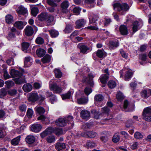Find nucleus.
Wrapping results in <instances>:
<instances>
[{
    "label": "nucleus",
    "mask_w": 151,
    "mask_h": 151,
    "mask_svg": "<svg viewBox=\"0 0 151 151\" xmlns=\"http://www.w3.org/2000/svg\"><path fill=\"white\" fill-rule=\"evenodd\" d=\"M10 74L13 78H15V82L19 84L25 82L24 80H22L20 78L22 74L19 71L13 69L11 70Z\"/></svg>",
    "instance_id": "f257e3e1"
},
{
    "label": "nucleus",
    "mask_w": 151,
    "mask_h": 151,
    "mask_svg": "<svg viewBox=\"0 0 151 151\" xmlns=\"http://www.w3.org/2000/svg\"><path fill=\"white\" fill-rule=\"evenodd\" d=\"M113 6L114 10L119 11L123 10L126 12L129 9L128 5L126 3H123L121 4L119 3H116L113 4Z\"/></svg>",
    "instance_id": "f03ea898"
},
{
    "label": "nucleus",
    "mask_w": 151,
    "mask_h": 151,
    "mask_svg": "<svg viewBox=\"0 0 151 151\" xmlns=\"http://www.w3.org/2000/svg\"><path fill=\"white\" fill-rule=\"evenodd\" d=\"M142 115L143 118L146 121H151V108L147 107L144 109Z\"/></svg>",
    "instance_id": "7ed1b4c3"
},
{
    "label": "nucleus",
    "mask_w": 151,
    "mask_h": 151,
    "mask_svg": "<svg viewBox=\"0 0 151 151\" xmlns=\"http://www.w3.org/2000/svg\"><path fill=\"white\" fill-rule=\"evenodd\" d=\"M50 90L53 91L55 93H59L62 91L61 88L56 83L51 84L50 86Z\"/></svg>",
    "instance_id": "20e7f679"
},
{
    "label": "nucleus",
    "mask_w": 151,
    "mask_h": 151,
    "mask_svg": "<svg viewBox=\"0 0 151 151\" xmlns=\"http://www.w3.org/2000/svg\"><path fill=\"white\" fill-rule=\"evenodd\" d=\"M39 98V97L36 92H32L29 94L28 100L29 101L35 102L37 101Z\"/></svg>",
    "instance_id": "39448f33"
},
{
    "label": "nucleus",
    "mask_w": 151,
    "mask_h": 151,
    "mask_svg": "<svg viewBox=\"0 0 151 151\" xmlns=\"http://www.w3.org/2000/svg\"><path fill=\"white\" fill-rule=\"evenodd\" d=\"M42 128V126L40 124L35 123L32 125L30 127L31 131L37 133L40 132Z\"/></svg>",
    "instance_id": "423d86ee"
},
{
    "label": "nucleus",
    "mask_w": 151,
    "mask_h": 151,
    "mask_svg": "<svg viewBox=\"0 0 151 151\" xmlns=\"http://www.w3.org/2000/svg\"><path fill=\"white\" fill-rule=\"evenodd\" d=\"M56 124L60 127H64L65 126L67 123V121L65 118H60L56 120L55 122Z\"/></svg>",
    "instance_id": "0eeeda50"
},
{
    "label": "nucleus",
    "mask_w": 151,
    "mask_h": 151,
    "mask_svg": "<svg viewBox=\"0 0 151 151\" xmlns=\"http://www.w3.org/2000/svg\"><path fill=\"white\" fill-rule=\"evenodd\" d=\"M81 117L86 120L89 119L90 117V112L86 110H83L81 112Z\"/></svg>",
    "instance_id": "6e6552de"
},
{
    "label": "nucleus",
    "mask_w": 151,
    "mask_h": 151,
    "mask_svg": "<svg viewBox=\"0 0 151 151\" xmlns=\"http://www.w3.org/2000/svg\"><path fill=\"white\" fill-rule=\"evenodd\" d=\"M141 95L143 98H147L151 95V90L148 89L143 90L141 91Z\"/></svg>",
    "instance_id": "1a4fd4ad"
},
{
    "label": "nucleus",
    "mask_w": 151,
    "mask_h": 151,
    "mask_svg": "<svg viewBox=\"0 0 151 151\" xmlns=\"http://www.w3.org/2000/svg\"><path fill=\"white\" fill-rule=\"evenodd\" d=\"M82 136L88 138H93L97 136V134L93 131H88L86 133L82 134Z\"/></svg>",
    "instance_id": "9d476101"
},
{
    "label": "nucleus",
    "mask_w": 151,
    "mask_h": 151,
    "mask_svg": "<svg viewBox=\"0 0 151 151\" xmlns=\"http://www.w3.org/2000/svg\"><path fill=\"white\" fill-rule=\"evenodd\" d=\"M77 47L80 50L81 52L84 54H86L87 51L89 49V48L88 47L83 45L81 43L78 44Z\"/></svg>",
    "instance_id": "9b49d317"
},
{
    "label": "nucleus",
    "mask_w": 151,
    "mask_h": 151,
    "mask_svg": "<svg viewBox=\"0 0 151 151\" xmlns=\"http://www.w3.org/2000/svg\"><path fill=\"white\" fill-rule=\"evenodd\" d=\"M88 77L84 78V81L89 84L91 86H93L94 84L93 81L94 76L92 74H88Z\"/></svg>",
    "instance_id": "f8f14e48"
},
{
    "label": "nucleus",
    "mask_w": 151,
    "mask_h": 151,
    "mask_svg": "<svg viewBox=\"0 0 151 151\" xmlns=\"http://www.w3.org/2000/svg\"><path fill=\"white\" fill-rule=\"evenodd\" d=\"M25 33L28 36H31L33 34V28L31 26H27L24 29Z\"/></svg>",
    "instance_id": "ddd939ff"
},
{
    "label": "nucleus",
    "mask_w": 151,
    "mask_h": 151,
    "mask_svg": "<svg viewBox=\"0 0 151 151\" xmlns=\"http://www.w3.org/2000/svg\"><path fill=\"white\" fill-rule=\"evenodd\" d=\"M17 12L19 14L24 15L28 13L27 9L23 6H19L17 10Z\"/></svg>",
    "instance_id": "4468645a"
},
{
    "label": "nucleus",
    "mask_w": 151,
    "mask_h": 151,
    "mask_svg": "<svg viewBox=\"0 0 151 151\" xmlns=\"http://www.w3.org/2000/svg\"><path fill=\"white\" fill-rule=\"evenodd\" d=\"M22 88L25 92H29L32 90V86L31 84L27 83L24 84Z\"/></svg>",
    "instance_id": "2eb2a0df"
},
{
    "label": "nucleus",
    "mask_w": 151,
    "mask_h": 151,
    "mask_svg": "<svg viewBox=\"0 0 151 151\" xmlns=\"http://www.w3.org/2000/svg\"><path fill=\"white\" fill-rule=\"evenodd\" d=\"M48 17V14L46 12L42 13L38 15V19L40 21H43L46 20Z\"/></svg>",
    "instance_id": "dca6fc26"
},
{
    "label": "nucleus",
    "mask_w": 151,
    "mask_h": 151,
    "mask_svg": "<svg viewBox=\"0 0 151 151\" xmlns=\"http://www.w3.org/2000/svg\"><path fill=\"white\" fill-rule=\"evenodd\" d=\"M55 147L57 150H60L65 148V144L64 143L58 142L55 144Z\"/></svg>",
    "instance_id": "f3484780"
},
{
    "label": "nucleus",
    "mask_w": 151,
    "mask_h": 151,
    "mask_svg": "<svg viewBox=\"0 0 151 151\" xmlns=\"http://www.w3.org/2000/svg\"><path fill=\"white\" fill-rule=\"evenodd\" d=\"M96 0H85V2L87 6L89 8H92L94 6Z\"/></svg>",
    "instance_id": "a211bd4d"
},
{
    "label": "nucleus",
    "mask_w": 151,
    "mask_h": 151,
    "mask_svg": "<svg viewBox=\"0 0 151 151\" xmlns=\"http://www.w3.org/2000/svg\"><path fill=\"white\" fill-rule=\"evenodd\" d=\"M119 30L122 35H126L128 34L127 27L124 25H122L120 26Z\"/></svg>",
    "instance_id": "6ab92c4d"
},
{
    "label": "nucleus",
    "mask_w": 151,
    "mask_h": 151,
    "mask_svg": "<svg viewBox=\"0 0 151 151\" xmlns=\"http://www.w3.org/2000/svg\"><path fill=\"white\" fill-rule=\"evenodd\" d=\"M85 24L83 19H81L78 20L76 22V28L80 29L81 28L84 26Z\"/></svg>",
    "instance_id": "aec40b11"
},
{
    "label": "nucleus",
    "mask_w": 151,
    "mask_h": 151,
    "mask_svg": "<svg viewBox=\"0 0 151 151\" xmlns=\"http://www.w3.org/2000/svg\"><path fill=\"white\" fill-rule=\"evenodd\" d=\"M14 26L18 29H22L24 28V23L22 21H18L15 22Z\"/></svg>",
    "instance_id": "412c9836"
},
{
    "label": "nucleus",
    "mask_w": 151,
    "mask_h": 151,
    "mask_svg": "<svg viewBox=\"0 0 151 151\" xmlns=\"http://www.w3.org/2000/svg\"><path fill=\"white\" fill-rule=\"evenodd\" d=\"M119 45V43L117 41H111L109 42V48L111 50H113L117 47Z\"/></svg>",
    "instance_id": "4be33fe9"
},
{
    "label": "nucleus",
    "mask_w": 151,
    "mask_h": 151,
    "mask_svg": "<svg viewBox=\"0 0 151 151\" xmlns=\"http://www.w3.org/2000/svg\"><path fill=\"white\" fill-rule=\"evenodd\" d=\"M51 59V56L49 54H46L41 59V60L43 63H45L50 62Z\"/></svg>",
    "instance_id": "5701e85b"
},
{
    "label": "nucleus",
    "mask_w": 151,
    "mask_h": 151,
    "mask_svg": "<svg viewBox=\"0 0 151 151\" xmlns=\"http://www.w3.org/2000/svg\"><path fill=\"white\" fill-rule=\"evenodd\" d=\"M35 111L40 114H43L45 112V109L42 107L37 106L35 108Z\"/></svg>",
    "instance_id": "b1692460"
},
{
    "label": "nucleus",
    "mask_w": 151,
    "mask_h": 151,
    "mask_svg": "<svg viewBox=\"0 0 151 151\" xmlns=\"http://www.w3.org/2000/svg\"><path fill=\"white\" fill-rule=\"evenodd\" d=\"M88 101V97H82L77 99V103L80 104H84L87 103Z\"/></svg>",
    "instance_id": "393cba45"
},
{
    "label": "nucleus",
    "mask_w": 151,
    "mask_h": 151,
    "mask_svg": "<svg viewBox=\"0 0 151 151\" xmlns=\"http://www.w3.org/2000/svg\"><path fill=\"white\" fill-rule=\"evenodd\" d=\"M109 78V76L106 74H102L99 78L101 82L103 84H106Z\"/></svg>",
    "instance_id": "a878e982"
},
{
    "label": "nucleus",
    "mask_w": 151,
    "mask_h": 151,
    "mask_svg": "<svg viewBox=\"0 0 151 151\" xmlns=\"http://www.w3.org/2000/svg\"><path fill=\"white\" fill-rule=\"evenodd\" d=\"M35 138L33 136L29 135L26 138V142L29 144H32L35 141Z\"/></svg>",
    "instance_id": "bb28decb"
},
{
    "label": "nucleus",
    "mask_w": 151,
    "mask_h": 151,
    "mask_svg": "<svg viewBox=\"0 0 151 151\" xmlns=\"http://www.w3.org/2000/svg\"><path fill=\"white\" fill-rule=\"evenodd\" d=\"M61 0H47V2L51 6L56 7L58 5L56 3L60 2Z\"/></svg>",
    "instance_id": "cd10ccee"
},
{
    "label": "nucleus",
    "mask_w": 151,
    "mask_h": 151,
    "mask_svg": "<svg viewBox=\"0 0 151 151\" xmlns=\"http://www.w3.org/2000/svg\"><path fill=\"white\" fill-rule=\"evenodd\" d=\"M36 54L40 57H42L45 54V51L42 49H37L36 52Z\"/></svg>",
    "instance_id": "c85d7f7f"
},
{
    "label": "nucleus",
    "mask_w": 151,
    "mask_h": 151,
    "mask_svg": "<svg viewBox=\"0 0 151 151\" xmlns=\"http://www.w3.org/2000/svg\"><path fill=\"white\" fill-rule=\"evenodd\" d=\"M6 22L8 24L12 23L13 21V18L12 16L10 14H7L5 17Z\"/></svg>",
    "instance_id": "c756f323"
},
{
    "label": "nucleus",
    "mask_w": 151,
    "mask_h": 151,
    "mask_svg": "<svg viewBox=\"0 0 151 151\" xmlns=\"http://www.w3.org/2000/svg\"><path fill=\"white\" fill-rule=\"evenodd\" d=\"M2 67L3 68V72L4 73V76L5 79L10 78V76L6 70V68L4 65H3Z\"/></svg>",
    "instance_id": "7c9ffc66"
},
{
    "label": "nucleus",
    "mask_w": 151,
    "mask_h": 151,
    "mask_svg": "<svg viewBox=\"0 0 151 151\" xmlns=\"http://www.w3.org/2000/svg\"><path fill=\"white\" fill-rule=\"evenodd\" d=\"M49 33L52 37H55L59 35L58 32L54 29L48 30Z\"/></svg>",
    "instance_id": "2f4dec72"
},
{
    "label": "nucleus",
    "mask_w": 151,
    "mask_h": 151,
    "mask_svg": "<svg viewBox=\"0 0 151 151\" xmlns=\"http://www.w3.org/2000/svg\"><path fill=\"white\" fill-rule=\"evenodd\" d=\"M29 46V43L27 42H23L22 43V50L24 52H27V50Z\"/></svg>",
    "instance_id": "473e14b6"
},
{
    "label": "nucleus",
    "mask_w": 151,
    "mask_h": 151,
    "mask_svg": "<svg viewBox=\"0 0 151 151\" xmlns=\"http://www.w3.org/2000/svg\"><path fill=\"white\" fill-rule=\"evenodd\" d=\"M20 137L18 136L12 139L11 141V144L13 145H17L20 140Z\"/></svg>",
    "instance_id": "72a5a7b5"
},
{
    "label": "nucleus",
    "mask_w": 151,
    "mask_h": 151,
    "mask_svg": "<svg viewBox=\"0 0 151 151\" xmlns=\"http://www.w3.org/2000/svg\"><path fill=\"white\" fill-rule=\"evenodd\" d=\"M71 95V90H70L66 93L63 94L61 96L63 100L68 99L70 98Z\"/></svg>",
    "instance_id": "f704fd0d"
},
{
    "label": "nucleus",
    "mask_w": 151,
    "mask_h": 151,
    "mask_svg": "<svg viewBox=\"0 0 151 151\" xmlns=\"http://www.w3.org/2000/svg\"><path fill=\"white\" fill-rule=\"evenodd\" d=\"M31 59V58L29 56H28L25 58L24 60V66L25 67H28L30 66V65L28 64V63L30 62Z\"/></svg>",
    "instance_id": "c9c22d12"
},
{
    "label": "nucleus",
    "mask_w": 151,
    "mask_h": 151,
    "mask_svg": "<svg viewBox=\"0 0 151 151\" xmlns=\"http://www.w3.org/2000/svg\"><path fill=\"white\" fill-rule=\"evenodd\" d=\"M39 12L38 8L36 7H32L31 10V14L32 16L35 17L36 16Z\"/></svg>",
    "instance_id": "e433bc0d"
},
{
    "label": "nucleus",
    "mask_w": 151,
    "mask_h": 151,
    "mask_svg": "<svg viewBox=\"0 0 151 151\" xmlns=\"http://www.w3.org/2000/svg\"><path fill=\"white\" fill-rule=\"evenodd\" d=\"M95 146V143L93 141H88L85 146L88 148H92Z\"/></svg>",
    "instance_id": "4c0bfd02"
},
{
    "label": "nucleus",
    "mask_w": 151,
    "mask_h": 151,
    "mask_svg": "<svg viewBox=\"0 0 151 151\" xmlns=\"http://www.w3.org/2000/svg\"><path fill=\"white\" fill-rule=\"evenodd\" d=\"M99 17L97 15L93 14L92 16V18L89 21V24H91L92 23H95L97 21Z\"/></svg>",
    "instance_id": "58836bf2"
},
{
    "label": "nucleus",
    "mask_w": 151,
    "mask_h": 151,
    "mask_svg": "<svg viewBox=\"0 0 151 151\" xmlns=\"http://www.w3.org/2000/svg\"><path fill=\"white\" fill-rule=\"evenodd\" d=\"M69 3L67 1H65L61 4V7L63 9H67L69 6Z\"/></svg>",
    "instance_id": "ea45409f"
},
{
    "label": "nucleus",
    "mask_w": 151,
    "mask_h": 151,
    "mask_svg": "<svg viewBox=\"0 0 151 151\" xmlns=\"http://www.w3.org/2000/svg\"><path fill=\"white\" fill-rule=\"evenodd\" d=\"M93 126L92 123H87L83 125L82 128L85 130L91 128Z\"/></svg>",
    "instance_id": "a19ab883"
},
{
    "label": "nucleus",
    "mask_w": 151,
    "mask_h": 151,
    "mask_svg": "<svg viewBox=\"0 0 151 151\" xmlns=\"http://www.w3.org/2000/svg\"><path fill=\"white\" fill-rule=\"evenodd\" d=\"M73 29L72 26L70 25H66L64 31L65 33H68L71 32Z\"/></svg>",
    "instance_id": "79ce46f5"
},
{
    "label": "nucleus",
    "mask_w": 151,
    "mask_h": 151,
    "mask_svg": "<svg viewBox=\"0 0 151 151\" xmlns=\"http://www.w3.org/2000/svg\"><path fill=\"white\" fill-rule=\"evenodd\" d=\"M129 107V102L127 100H125L124 102L123 106L124 110L126 111H130V110H129L128 109Z\"/></svg>",
    "instance_id": "37998d69"
},
{
    "label": "nucleus",
    "mask_w": 151,
    "mask_h": 151,
    "mask_svg": "<svg viewBox=\"0 0 151 151\" xmlns=\"http://www.w3.org/2000/svg\"><path fill=\"white\" fill-rule=\"evenodd\" d=\"M132 73L129 71H127L126 73L125 76V80L128 81L132 76Z\"/></svg>",
    "instance_id": "c03bdc74"
},
{
    "label": "nucleus",
    "mask_w": 151,
    "mask_h": 151,
    "mask_svg": "<svg viewBox=\"0 0 151 151\" xmlns=\"http://www.w3.org/2000/svg\"><path fill=\"white\" fill-rule=\"evenodd\" d=\"M104 97L101 94L96 95L95 96L94 100L97 101H101L103 100Z\"/></svg>",
    "instance_id": "a18cd8bd"
},
{
    "label": "nucleus",
    "mask_w": 151,
    "mask_h": 151,
    "mask_svg": "<svg viewBox=\"0 0 151 151\" xmlns=\"http://www.w3.org/2000/svg\"><path fill=\"white\" fill-rule=\"evenodd\" d=\"M55 76L56 77L60 78L61 77L62 73L60 70L58 69H56L54 70Z\"/></svg>",
    "instance_id": "49530a36"
},
{
    "label": "nucleus",
    "mask_w": 151,
    "mask_h": 151,
    "mask_svg": "<svg viewBox=\"0 0 151 151\" xmlns=\"http://www.w3.org/2000/svg\"><path fill=\"white\" fill-rule=\"evenodd\" d=\"M46 139L48 142L49 143H52L55 141V138L54 136L50 135L48 137L46 138Z\"/></svg>",
    "instance_id": "de8ad7c7"
},
{
    "label": "nucleus",
    "mask_w": 151,
    "mask_h": 151,
    "mask_svg": "<svg viewBox=\"0 0 151 151\" xmlns=\"http://www.w3.org/2000/svg\"><path fill=\"white\" fill-rule=\"evenodd\" d=\"M120 139L119 136L117 134H115L113 136L112 141L116 143L119 142Z\"/></svg>",
    "instance_id": "09e8293b"
},
{
    "label": "nucleus",
    "mask_w": 151,
    "mask_h": 151,
    "mask_svg": "<svg viewBox=\"0 0 151 151\" xmlns=\"http://www.w3.org/2000/svg\"><path fill=\"white\" fill-rule=\"evenodd\" d=\"M134 137L136 139H140L143 137V135L139 132H137L134 134Z\"/></svg>",
    "instance_id": "8fccbe9b"
},
{
    "label": "nucleus",
    "mask_w": 151,
    "mask_h": 151,
    "mask_svg": "<svg viewBox=\"0 0 151 151\" xmlns=\"http://www.w3.org/2000/svg\"><path fill=\"white\" fill-rule=\"evenodd\" d=\"M96 54L97 56L99 58H103L104 57V52L101 50H98Z\"/></svg>",
    "instance_id": "3c124183"
},
{
    "label": "nucleus",
    "mask_w": 151,
    "mask_h": 151,
    "mask_svg": "<svg viewBox=\"0 0 151 151\" xmlns=\"http://www.w3.org/2000/svg\"><path fill=\"white\" fill-rule=\"evenodd\" d=\"M116 84L115 82L113 81H110L108 83L109 87L111 88H113L116 86Z\"/></svg>",
    "instance_id": "603ef678"
},
{
    "label": "nucleus",
    "mask_w": 151,
    "mask_h": 151,
    "mask_svg": "<svg viewBox=\"0 0 151 151\" xmlns=\"http://www.w3.org/2000/svg\"><path fill=\"white\" fill-rule=\"evenodd\" d=\"M33 113V110L31 109H29L27 111V115L29 118H31Z\"/></svg>",
    "instance_id": "864d4df0"
},
{
    "label": "nucleus",
    "mask_w": 151,
    "mask_h": 151,
    "mask_svg": "<svg viewBox=\"0 0 151 151\" xmlns=\"http://www.w3.org/2000/svg\"><path fill=\"white\" fill-rule=\"evenodd\" d=\"M124 96L122 93L120 92H118L116 95V98L118 101H120L124 98Z\"/></svg>",
    "instance_id": "5fc2aeb1"
},
{
    "label": "nucleus",
    "mask_w": 151,
    "mask_h": 151,
    "mask_svg": "<svg viewBox=\"0 0 151 151\" xmlns=\"http://www.w3.org/2000/svg\"><path fill=\"white\" fill-rule=\"evenodd\" d=\"M35 41L36 43L38 44L41 45L44 42L43 39L40 37H38L36 39Z\"/></svg>",
    "instance_id": "6e6d98bb"
},
{
    "label": "nucleus",
    "mask_w": 151,
    "mask_h": 151,
    "mask_svg": "<svg viewBox=\"0 0 151 151\" xmlns=\"http://www.w3.org/2000/svg\"><path fill=\"white\" fill-rule=\"evenodd\" d=\"M6 85V87L8 88H9L14 85V83L13 81L9 80L5 82V83Z\"/></svg>",
    "instance_id": "4d7b16f0"
},
{
    "label": "nucleus",
    "mask_w": 151,
    "mask_h": 151,
    "mask_svg": "<svg viewBox=\"0 0 151 151\" xmlns=\"http://www.w3.org/2000/svg\"><path fill=\"white\" fill-rule=\"evenodd\" d=\"M138 26V22L137 21H135L133 23L132 27L133 31L135 32L137 30V28Z\"/></svg>",
    "instance_id": "13d9d810"
},
{
    "label": "nucleus",
    "mask_w": 151,
    "mask_h": 151,
    "mask_svg": "<svg viewBox=\"0 0 151 151\" xmlns=\"http://www.w3.org/2000/svg\"><path fill=\"white\" fill-rule=\"evenodd\" d=\"M84 91L85 94L88 96L92 92V90L90 88L86 87L85 88Z\"/></svg>",
    "instance_id": "bf43d9fd"
},
{
    "label": "nucleus",
    "mask_w": 151,
    "mask_h": 151,
    "mask_svg": "<svg viewBox=\"0 0 151 151\" xmlns=\"http://www.w3.org/2000/svg\"><path fill=\"white\" fill-rule=\"evenodd\" d=\"M49 128L47 129L45 131L41 133L40 134L41 137L42 138L45 137L49 133Z\"/></svg>",
    "instance_id": "052dcab7"
},
{
    "label": "nucleus",
    "mask_w": 151,
    "mask_h": 151,
    "mask_svg": "<svg viewBox=\"0 0 151 151\" xmlns=\"http://www.w3.org/2000/svg\"><path fill=\"white\" fill-rule=\"evenodd\" d=\"M91 112L94 116V117L96 119H98L99 118V112L96 111L95 109H93L91 110Z\"/></svg>",
    "instance_id": "680f3d73"
},
{
    "label": "nucleus",
    "mask_w": 151,
    "mask_h": 151,
    "mask_svg": "<svg viewBox=\"0 0 151 151\" xmlns=\"http://www.w3.org/2000/svg\"><path fill=\"white\" fill-rule=\"evenodd\" d=\"M8 94L10 96H14L16 94L17 91L15 89H12L9 90L8 92Z\"/></svg>",
    "instance_id": "e2e57ef3"
},
{
    "label": "nucleus",
    "mask_w": 151,
    "mask_h": 151,
    "mask_svg": "<svg viewBox=\"0 0 151 151\" xmlns=\"http://www.w3.org/2000/svg\"><path fill=\"white\" fill-rule=\"evenodd\" d=\"M110 109L108 107H105L102 108L101 111L102 113L105 114H108L110 111Z\"/></svg>",
    "instance_id": "0e129e2a"
},
{
    "label": "nucleus",
    "mask_w": 151,
    "mask_h": 151,
    "mask_svg": "<svg viewBox=\"0 0 151 151\" xmlns=\"http://www.w3.org/2000/svg\"><path fill=\"white\" fill-rule=\"evenodd\" d=\"M147 55L146 54H142L139 55V58L140 59L145 61L147 59Z\"/></svg>",
    "instance_id": "69168bd1"
},
{
    "label": "nucleus",
    "mask_w": 151,
    "mask_h": 151,
    "mask_svg": "<svg viewBox=\"0 0 151 151\" xmlns=\"http://www.w3.org/2000/svg\"><path fill=\"white\" fill-rule=\"evenodd\" d=\"M100 139L102 142L105 143L108 141L109 138L107 136H103L100 137Z\"/></svg>",
    "instance_id": "338daca9"
},
{
    "label": "nucleus",
    "mask_w": 151,
    "mask_h": 151,
    "mask_svg": "<svg viewBox=\"0 0 151 151\" xmlns=\"http://www.w3.org/2000/svg\"><path fill=\"white\" fill-rule=\"evenodd\" d=\"M63 132L62 129L59 128L56 129L55 131V134L57 135H59L62 134Z\"/></svg>",
    "instance_id": "774afa93"
}]
</instances>
